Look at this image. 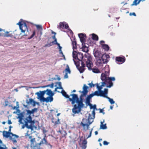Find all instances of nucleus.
Returning a JSON list of instances; mask_svg holds the SVG:
<instances>
[{"label":"nucleus","mask_w":149,"mask_h":149,"mask_svg":"<svg viewBox=\"0 0 149 149\" xmlns=\"http://www.w3.org/2000/svg\"><path fill=\"white\" fill-rule=\"evenodd\" d=\"M88 86L84 84L83 87V91H79V93H82L80 96V99L78 97L77 94L74 93L70 94V96H72V98H70L64 90H63L61 91V93L62 95L66 98H69V100L72 102V104L73 106L72 111L74 114H78L81 111V108L83 107L84 105L83 103V97L86 96L88 92Z\"/></svg>","instance_id":"1"},{"label":"nucleus","mask_w":149,"mask_h":149,"mask_svg":"<svg viewBox=\"0 0 149 149\" xmlns=\"http://www.w3.org/2000/svg\"><path fill=\"white\" fill-rule=\"evenodd\" d=\"M109 75V71H105V73H102L101 76V79L102 82L101 83L102 85L99 86L100 84L97 83L95 85H96L97 88L99 91H102V87L106 85V87L111 88L113 86V83L112 81H114L115 80V78L114 77H108Z\"/></svg>","instance_id":"2"},{"label":"nucleus","mask_w":149,"mask_h":149,"mask_svg":"<svg viewBox=\"0 0 149 149\" xmlns=\"http://www.w3.org/2000/svg\"><path fill=\"white\" fill-rule=\"evenodd\" d=\"M72 56L74 58L77 59L81 62H85L86 66L89 70L91 69V67L93 65L92 62V58L90 56H85L84 57L83 54L80 52H77L76 51L73 50L72 52Z\"/></svg>","instance_id":"3"},{"label":"nucleus","mask_w":149,"mask_h":149,"mask_svg":"<svg viewBox=\"0 0 149 149\" xmlns=\"http://www.w3.org/2000/svg\"><path fill=\"white\" fill-rule=\"evenodd\" d=\"M32 119L31 116L29 115L28 117H26V118L23 119L20 118L19 121L20 123L22 124V119H23L24 121L25 126L28 129H31V130H33V128L31 125L34 124L35 122L34 120H32Z\"/></svg>","instance_id":"4"},{"label":"nucleus","mask_w":149,"mask_h":149,"mask_svg":"<svg viewBox=\"0 0 149 149\" xmlns=\"http://www.w3.org/2000/svg\"><path fill=\"white\" fill-rule=\"evenodd\" d=\"M45 94V91H40L39 92H38L35 93L38 96V98L40 99L41 101L43 102H51L53 100V96H49L47 97L46 98L44 97V96Z\"/></svg>","instance_id":"5"},{"label":"nucleus","mask_w":149,"mask_h":149,"mask_svg":"<svg viewBox=\"0 0 149 149\" xmlns=\"http://www.w3.org/2000/svg\"><path fill=\"white\" fill-rule=\"evenodd\" d=\"M17 24L19 26L21 32L24 33L23 35L21 36H27L29 34V33H28V29L26 23L24 22L19 21Z\"/></svg>","instance_id":"6"},{"label":"nucleus","mask_w":149,"mask_h":149,"mask_svg":"<svg viewBox=\"0 0 149 149\" xmlns=\"http://www.w3.org/2000/svg\"><path fill=\"white\" fill-rule=\"evenodd\" d=\"M89 117L88 119L83 118L82 119V121L80 123V125L82 126L84 130L85 131L88 130L90 125L91 124L92 122L89 121Z\"/></svg>","instance_id":"7"},{"label":"nucleus","mask_w":149,"mask_h":149,"mask_svg":"<svg viewBox=\"0 0 149 149\" xmlns=\"http://www.w3.org/2000/svg\"><path fill=\"white\" fill-rule=\"evenodd\" d=\"M94 55L96 59H97V62L99 64L102 63L103 55L100 52L97 50L94 53Z\"/></svg>","instance_id":"8"},{"label":"nucleus","mask_w":149,"mask_h":149,"mask_svg":"<svg viewBox=\"0 0 149 149\" xmlns=\"http://www.w3.org/2000/svg\"><path fill=\"white\" fill-rule=\"evenodd\" d=\"M78 36L80 38L82 45L85 44L86 35L85 34L81 33L78 34Z\"/></svg>","instance_id":"9"},{"label":"nucleus","mask_w":149,"mask_h":149,"mask_svg":"<svg viewBox=\"0 0 149 149\" xmlns=\"http://www.w3.org/2000/svg\"><path fill=\"white\" fill-rule=\"evenodd\" d=\"M46 137V135H45L44 138L42 140L40 141V142L39 143H37V145L38 146V147H37V148L36 149H38L39 148V147H40V145L42 144H45L46 145L48 144V142L47 141V139L45 138V137ZM35 148H35V147H36V146H34Z\"/></svg>","instance_id":"10"},{"label":"nucleus","mask_w":149,"mask_h":149,"mask_svg":"<svg viewBox=\"0 0 149 149\" xmlns=\"http://www.w3.org/2000/svg\"><path fill=\"white\" fill-rule=\"evenodd\" d=\"M108 90L107 88H104V91H99L100 96L107 98V95L108 93Z\"/></svg>","instance_id":"11"},{"label":"nucleus","mask_w":149,"mask_h":149,"mask_svg":"<svg viewBox=\"0 0 149 149\" xmlns=\"http://www.w3.org/2000/svg\"><path fill=\"white\" fill-rule=\"evenodd\" d=\"M104 43V41L101 40L100 41V44L101 45L102 48L105 50L108 51L109 49V47L107 45L103 44Z\"/></svg>","instance_id":"12"},{"label":"nucleus","mask_w":149,"mask_h":149,"mask_svg":"<svg viewBox=\"0 0 149 149\" xmlns=\"http://www.w3.org/2000/svg\"><path fill=\"white\" fill-rule=\"evenodd\" d=\"M69 27L68 24L65 22H60L58 28L63 29L64 28L67 29Z\"/></svg>","instance_id":"13"},{"label":"nucleus","mask_w":149,"mask_h":149,"mask_svg":"<svg viewBox=\"0 0 149 149\" xmlns=\"http://www.w3.org/2000/svg\"><path fill=\"white\" fill-rule=\"evenodd\" d=\"M109 55L106 54L103 55L102 59V63H104L108 61V59L109 58Z\"/></svg>","instance_id":"14"},{"label":"nucleus","mask_w":149,"mask_h":149,"mask_svg":"<svg viewBox=\"0 0 149 149\" xmlns=\"http://www.w3.org/2000/svg\"><path fill=\"white\" fill-rule=\"evenodd\" d=\"M52 123L54 124L53 125L55 127H56L57 125L60 123V119L58 118L57 120H56V119L53 118L52 119Z\"/></svg>","instance_id":"15"},{"label":"nucleus","mask_w":149,"mask_h":149,"mask_svg":"<svg viewBox=\"0 0 149 149\" xmlns=\"http://www.w3.org/2000/svg\"><path fill=\"white\" fill-rule=\"evenodd\" d=\"M85 62H81V66L78 68V70L81 73H83L85 70Z\"/></svg>","instance_id":"16"},{"label":"nucleus","mask_w":149,"mask_h":149,"mask_svg":"<svg viewBox=\"0 0 149 149\" xmlns=\"http://www.w3.org/2000/svg\"><path fill=\"white\" fill-rule=\"evenodd\" d=\"M116 60L118 62L123 63L125 61V57H116Z\"/></svg>","instance_id":"17"},{"label":"nucleus","mask_w":149,"mask_h":149,"mask_svg":"<svg viewBox=\"0 0 149 149\" xmlns=\"http://www.w3.org/2000/svg\"><path fill=\"white\" fill-rule=\"evenodd\" d=\"M10 134L13 135V134L11 132H9L6 131H3V135L4 137L8 138L10 136Z\"/></svg>","instance_id":"18"},{"label":"nucleus","mask_w":149,"mask_h":149,"mask_svg":"<svg viewBox=\"0 0 149 149\" xmlns=\"http://www.w3.org/2000/svg\"><path fill=\"white\" fill-rule=\"evenodd\" d=\"M43 91H45V93L47 92L46 94L49 96H53L54 94L50 89H47L46 90H44Z\"/></svg>","instance_id":"19"},{"label":"nucleus","mask_w":149,"mask_h":149,"mask_svg":"<svg viewBox=\"0 0 149 149\" xmlns=\"http://www.w3.org/2000/svg\"><path fill=\"white\" fill-rule=\"evenodd\" d=\"M87 141L86 139H84L83 141L81 146L82 149H85L87 147Z\"/></svg>","instance_id":"20"},{"label":"nucleus","mask_w":149,"mask_h":149,"mask_svg":"<svg viewBox=\"0 0 149 149\" xmlns=\"http://www.w3.org/2000/svg\"><path fill=\"white\" fill-rule=\"evenodd\" d=\"M58 132H59L61 134L62 137H65L66 138V136L67 133L66 131L63 130H60Z\"/></svg>","instance_id":"21"},{"label":"nucleus","mask_w":149,"mask_h":149,"mask_svg":"<svg viewBox=\"0 0 149 149\" xmlns=\"http://www.w3.org/2000/svg\"><path fill=\"white\" fill-rule=\"evenodd\" d=\"M72 45L73 46L72 48L73 50L75 49H77V42L76 41V39L74 38L72 41Z\"/></svg>","instance_id":"22"},{"label":"nucleus","mask_w":149,"mask_h":149,"mask_svg":"<svg viewBox=\"0 0 149 149\" xmlns=\"http://www.w3.org/2000/svg\"><path fill=\"white\" fill-rule=\"evenodd\" d=\"M141 1V0H134L133 3L131 4V6H136L140 3Z\"/></svg>","instance_id":"23"},{"label":"nucleus","mask_w":149,"mask_h":149,"mask_svg":"<svg viewBox=\"0 0 149 149\" xmlns=\"http://www.w3.org/2000/svg\"><path fill=\"white\" fill-rule=\"evenodd\" d=\"M104 122V120L103 122H101V124L100 125V128L102 129H107V127L106 125V124H104L103 123Z\"/></svg>","instance_id":"24"},{"label":"nucleus","mask_w":149,"mask_h":149,"mask_svg":"<svg viewBox=\"0 0 149 149\" xmlns=\"http://www.w3.org/2000/svg\"><path fill=\"white\" fill-rule=\"evenodd\" d=\"M92 39L94 40L97 41L98 40V36L94 33H93L92 34Z\"/></svg>","instance_id":"25"},{"label":"nucleus","mask_w":149,"mask_h":149,"mask_svg":"<svg viewBox=\"0 0 149 149\" xmlns=\"http://www.w3.org/2000/svg\"><path fill=\"white\" fill-rule=\"evenodd\" d=\"M15 38H19V36L21 35V33H20L19 31H15L14 33Z\"/></svg>","instance_id":"26"},{"label":"nucleus","mask_w":149,"mask_h":149,"mask_svg":"<svg viewBox=\"0 0 149 149\" xmlns=\"http://www.w3.org/2000/svg\"><path fill=\"white\" fill-rule=\"evenodd\" d=\"M93 66L91 67V68ZM90 70H92L93 72L95 73H100V70L97 68L92 69V68H91V69Z\"/></svg>","instance_id":"27"},{"label":"nucleus","mask_w":149,"mask_h":149,"mask_svg":"<svg viewBox=\"0 0 149 149\" xmlns=\"http://www.w3.org/2000/svg\"><path fill=\"white\" fill-rule=\"evenodd\" d=\"M9 32L6 31L5 32V33L4 35V37H13V35L11 34H9Z\"/></svg>","instance_id":"28"},{"label":"nucleus","mask_w":149,"mask_h":149,"mask_svg":"<svg viewBox=\"0 0 149 149\" xmlns=\"http://www.w3.org/2000/svg\"><path fill=\"white\" fill-rule=\"evenodd\" d=\"M82 45V49L83 51L86 52L88 51V47L86 46L85 44Z\"/></svg>","instance_id":"29"},{"label":"nucleus","mask_w":149,"mask_h":149,"mask_svg":"<svg viewBox=\"0 0 149 149\" xmlns=\"http://www.w3.org/2000/svg\"><path fill=\"white\" fill-rule=\"evenodd\" d=\"M29 102L31 103H33V106H35L36 103V102L33 100L31 98H30L29 99ZM36 103L37 104H38V102H37Z\"/></svg>","instance_id":"30"},{"label":"nucleus","mask_w":149,"mask_h":149,"mask_svg":"<svg viewBox=\"0 0 149 149\" xmlns=\"http://www.w3.org/2000/svg\"><path fill=\"white\" fill-rule=\"evenodd\" d=\"M106 98L109 100V101L111 104H112L115 103V102L111 98L108 97H107Z\"/></svg>","instance_id":"31"},{"label":"nucleus","mask_w":149,"mask_h":149,"mask_svg":"<svg viewBox=\"0 0 149 149\" xmlns=\"http://www.w3.org/2000/svg\"><path fill=\"white\" fill-rule=\"evenodd\" d=\"M93 95L94 96L96 95L97 96H100V93L99 91H95L94 93H92Z\"/></svg>","instance_id":"32"},{"label":"nucleus","mask_w":149,"mask_h":149,"mask_svg":"<svg viewBox=\"0 0 149 149\" xmlns=\"http://www.w3.org/2000/svg\"><path fill=\"white\" fill-rule=\"evenodd\" d=\"M65 73L68 72V73H70V71L68 65H67V68L65 70Z\"/></svg>","instance_id":"33"},{"label":"nucleus","mask_w":149,"mask_h":149,"mask_svg":"<svg viewBox=\"0 0 149 149\" xmlns=\"http://www.w3.org/2000/svg\"><path fill=\"white\" fill-rule=\"evenodd\" d=\"M35 139V138L33 137L32 139L30 140V141L31 142V145H33L34 146V143L36 142Z\"/></svg>","instance_id":"34"},{"label":"nucleus","mask_w":149,"mask_h":149,"mask_svg":"<svg viewBox=\"0 0 149 149\" xmlns=\"http://www.w3.org/2000/svg\"><path fill=\"white\" fill-rule=\"evenodd\" d=\"M93 96V95L92 93H91L89 95H88L86 98L90 100L91 98Z\"/></svg>","instance_id":"35"},{"label":"nucleus","mask_w":149,"mask_h":149,"mask_svg":"<svg viewBox=\"0 0 149 149\" xmlns=\"http://www.w3.org/2000/svg\"><path fill=\"white\" fill-rule=\"evenodd\" d=\"M90 107L91 109H93L94 110L95 109H96V106L95 104L93 106L92 104H90Z\"/></svg>","instance_id":"36"},{"label":"nucleus","mask_w":149,"mask_h":149,"mask_svg":"<svg viewBox=\"0 0 149 149\" xmlns=\"http://www.w3.org/2000/svg\"><path fill=\"white\" fill-rule=\"evenodd\" d=\"M35 34H36L35 31H33V34H32V35L29 37L28 38V39H30L32 38L35 35Z\"/></svg>","instance_id":"37"},{"label":"nucleus","mask_w":149,"mask_h":149,"mask_svg":"<svg viewBox=\"0 0 149 149\" xmlns=\"http://www.w3.org/2000/svg\"><path fill=\"white\" fill-rule=\"evenodd\" d=\"M36 26L38 29H41V30L42 29V27L41 25H36Z\"/></svg>","instance_id":"38"},{"label":"nucleus","mask_w":149,"mask_h":149,"mask_svg":"<svg viewBox=\"0 0 149 149\" xmlns=\"http://www.w3.org/2000/svg\"><path fill=\"white\" fill-rule=\"evenodd\" d=\"M25 136H28L29 137V138L30 139V140L33 138L32 136H30V134H28V133H26V135H25Z\"/></svg>","instance_id":"39"},{"label":"nucleus","mask_w":149,"mask_h":149,"mask_svg":"<svg viewBox=\"0 0 149 149\" xmlns=\"http://www.w3.org/2000/svg\"><path fill=\"white\" fill-rule=\"evenodd\" d=\"M54 84L52 83L51 84H49L46 86L45 87H50L51 88H53L54 87Z\"/></svg>","instance_id":"40"},{"label":"nucleus","mask_w":149,"mask_h":149,"mask_svg":"<svg viewBox=\"0 0 149 149\" xmlns=\"http://www.w3.org/2000/svg\"><path fill=\"white\" fill-rule=\"evenodd\" d=\"M90 100L88 99H87L86 98V103L87 104H88L89 105V106H90V104H91L90 103Z\"/></svg>","instance_id":"41"},{"label":"nucleus","mask_w":149,"mask_h":149,"mask_svg":"<svg viewBox=\"0 0 149 149\" xmlns=\"http://www.w3.org/2000/svg\"><path fill=\"white\" fill-rule=\"evenodd\" d=\"M93 130V128L91 129V131L90 132L89 135L88 136L87 138H88L91 137V136L92 132V131Z\"/></svg>","instance_id":"42"},{"label":"nucleus","mask_w":149,"mask_h":149,"mask_svg":"<svg viewBox=\"0 0 149 149\" xmlns=\"http://www.w3.org/2000/svg\"><path fill=\"white\" fill-rule=\"evenodd\" d=\"M88 85H89L90 88H92V87H94L95 86V84H93L92 83H89Z\"/></svg>","instance_id":"43"},{"label":"nucleus","mask_w":149,"mask_h":149,"mask_svg":"<svg viewBox=\"0 0 149 149\" xmlns=\"http://www.w3.org/2000/svg\"><path fill=\"white\" fill-rule=\"evenodd\" d=\"M37 109L36 108H35L33 109H32L31 110V112L32 113H33L35 111H37Z\"/></svg>","instance_id":"44"},{"label":"nucleus","mask_w":149,"mask_h":149,"mask_svg":"<svg viewBox=\"0 0 149 149\" xmlns=\"http://www.w3.org/2000/svg\"><path fill=\"white\" fill-rule=\"evenodd\" d=\"M53 45H54V44H53V43H52V42H50V43H49L48 44L46 45L45 46H47L50 47V46H52Z\"/></svg>","instance_id":"45"},{"label":"nucleus","mask_w":149,"mask_h":149,"mask_svg":"<svg viewBox=\"0 0 149 149\" xmlns=\"http://www.w3.org/2000/svg\"><path fill=\"white\" fill-rule=\"evenodd\" d=\"M103 144L104 145H107L109 143L108 142L106 141H104L103 142Z\"/></svg>","instance_id":"46"},{"label":"nucleus","mask_w":149,"mask_h":149,"mask_svg":"<svg viewBox=\"0 0 149 149\" xmlns=\"http://www.w3.org/2000/svg\"><path fill=\"white\" fill-rule=\"evenodd\" d=\"M27 114H32V112H31V111H30L29 110H27Z\"/></svg>","instance_id":"47"},{"label":"nucleus","mask_w":149,"mask_h":149,"mask_svg":"<svg viewBox=\"0 0 149 149\" xmlns=\"http://www.w3.org/2000/svg\"><path fill=\"white\" fill-rule=\"evenodd\" d=\"M130 16L133 15L134 16H136V14L134 13H130Z\"/></svg>","instance_id":"48"},{"label":"nucleus","mask_w":149,"mask_h":149,"mask_svg":"<svg viewBox=\"0 0 149 149\" xmlns=\"http://www.w3.org/2000/svg\"><path fill=\"white\" fill-rule=\"evenodd\" d=\"M57 39H54V41H53L52 42V43H53V44L54 45V43H57Z\"/></svg>","instance_id":"49"},{"label":"nucleus","mask_w":149,"mask_h":149,"mask_svg":"<svg viewBox=\"0 0 149 149\" xmlns=\"http://www.w3.org/2000/svg\"><path fill=\"white\" fill-rule=\"evenodd\" d=\"M104 111V110H103V109H100V113H103V114H104L105 113L104 112H103Z\"/></svg>","instance_id":"50"},{"label":"nucleus","mask_w":149,"mask_h":149,"mask_svg":"<svg viewBox=\"0 0 149 149\" xmlns=\"http://www.w3.org/2000/svg\"><path fill=\"white\" fill-rule=\"evenodd\" d=\"M68 77V72L65 73V74L64 76V78H67Z\"/></svg>","instance_id":"51"},{"label":"nucleus","mask_w":149,"mask_h":149,"mask_svg":"<svg viewBox=\"0 0 149 149\" xmlns=\"http://www.w3.org/2000/svg\"><path fill=\"white\" fill-rule=\"evenodd\" d=\"M8 101H5V107H6L8 106Z\"/></svg>","instance_id":"52"},{"label":"nucleus","mask_w":149,"mask_h":149,"mask_svg":"<svg viewBox=\"0 0 149 149\" xmlns=\"http://www.w3.org/2000/svg\"><path fill=\"white\" fill-rule=\"evenodd\" d=\"M12 123L10 120H8V124L9 125L11 124Z\"/></svg>","instance_id":"53"},{"label":"nucleus","mask_w":149,"mask_h":149,"mask_svg":"<svg viewBox=\"0 0 149 149\" xmlns=\"http://www.w3.org/2000/svg\"><path fill=\"white\" fill-rule=\"evenodd\" d=\"M59 53L60 54H62L63 56H64V55H63V52L62 50L59 51Z\"/></svg>","instance_id":"54"},{"label":"nucleus","mask_w":149,"mask_h":149,"mask_svg":"<svg viewBox=\"0 0 149 149\" xmlns=\"http://www.w3.org/2000/svg\"><path fill=\"white\" fill-rule=\"evenodd\" d=\"M12 127L10 126V127H9V130H8V132H11V128Z\"/></svg>","instance_id":"55"},{"label":"nucleus","mask_w":149,"mask_h":149,"mask_svg":"<svg viewBox=\"0 0 149 149\" xmlns=\"http://www.w3.org/2000/svg\"><path fill=\"white\" fill-rule=\"evenodd\" d=\"M56 35H54V36H52V38L54 39H56Z\"/></svg>","instance_id":"56"},{"label":"nucleus","mask_w":149,"mask_h":149,"mask_svg":"<svg viewBox=\"0 0 149 149\" xmlns=\"http://www.w3.org/2000/svg\"><path fill=\"white\" fill-rule=\"evenodd\" d=\"M74 62L75 63V64L76 65V66L77 67H78V66H79V65L78 63V64H77V63H76L75 61H74Z\"/></svg>","instance_id":"57"},{"label":"nucleus","mask_w":149,"mask_h":149,"mask_svg":"<svg viewBox=\"0 0 149 149\" xmlns=\"http://www.w3.org/2000/svg\"><path fill=\"white\" fill-rule=\"evenodd\" d=\"M13 143H16L17 141L15 139H13L12 140Z\"/></svg>","instance_id":"58"},{"label":"nucleus","mask_w":149,"mask_h":149,"mask_svg":"<svg viewBox=\"0 0 149 149\" xmlns=\"http://www.w3.org/2000/svg\"><path fill=\"white\" fill-rule=\"evenodd\" d=\"M92 114L94 116H95V112L94 110H93L92 111Z\"/></svg>","instance_id":"59"},{"label":"nucleus","mask_w":149,"mask_h":149,"mask_svg":"<svg viewBox=\"0 0 149 149\" xmlns=\"http://www.w3.org/2000/svg\"><path fill=\"white\" fill-rule=\"evenodd\" d=\"M12 136H15V137L17 138L18 137V136L17 135H16V134H13V135H12Z\"/></svg>","instance_id":"60"},{"label":"nucleus","mask_w":149,"mask_h":149,"mask_svg":"<svg viewBox=\"0 0 149 149\" xmlns=\"http://www.w3.org/2000/svg\"><path fill=\"white\" fill-rule=\"evenodd\" d=\"M58 47H59V51H61V49H62V47H61L60 46H58Z\"/></svg>","instance_id":"61"},{"label":"nucleus","mask_w":149,"mask_h":149,"mask_svg":"<svg viewBox=\"0 0 149 149\" xmlns=\"http://www.w3.org/2000/svg\"><path fill=\"white\" fill-rule=\"evenodd\" d=\"M54 45H57L58 46V47L60 46V44L58 42L54 43Z\"/></svg>","instance_id":"62"},{"label":"nucleus","mask_w":149,"mask_h":149,"mask_svg":"<svg viewBox=\"0 0 149 149\" xmlns=\"http://www.w3.org/2000/svg\"><path fill=\"white\" fill-rule=\"evenodd\" d=\"M95 135H97L98 134V132L97 131H95Z\"/></svg>","instance_id":"63"},{"label":"nucleus","mask_w":149,"mask_h":149,"mask_svg":"<svg viewBox=\"0 0 149 149\" xmlns=\"http://www.w3.org/2000/svg\"><path fill=\"white\" fill-rule=\"evenodd\" d=\"M0 149H6V148L0 146Z\"/></svg>","instance_id":"64"}]
</instances>
